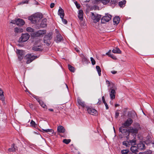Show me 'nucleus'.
Segmentation results:
<instances>
[{
  "instance_id": "nucleus-60",
  "label": "nucleus",
  "mask_w": 154,
  "mask_h": 154,
  "mask_svg": "<svg viewBox=\"0 0 154 154\" xmlns=\"http://www.w3.org/2000/svg\"><path fill=\"white\" fill-rule=\"evenodd\" d=\"M35 98H36L37 100V101H38L39 103H40V101H42V100H40V99L39 98H36L35 97H34Z\"/></svg>"
},
{
  "instance_id": "nucleus-47",
  "label": "nucleus",
  "mask_w": 154,
  "mask_h": 154,
  "mask_svg": "<svg viewBox=\"0 0 154 154\" xmlns=\"http://www.w3.org/2000/svg\"><path fill=\"white\" fill-rule=\"evenodd\" d=\"M75 5L77 8L78 9L80 8V4H78L77 3V2H75Z\"/></svg>"
},
{
  "instance_id": "nucleus-43",
  "label": "nucleus",
  "mask_w": 154,
  "mask_h": 154,
  "mask_svg": "<svg viewBox=\"0 0 154 154\" xmlns=\"http://www.w3.org/2000/svg\"><path fill=\"white\" fill-rule=\"evenodd\" d=\"M91 62L92 64L93 65H94L95 64L96 62L94 59L92 57H91Z\"/></svg>"
},
{
  "instance_id": "nucleus-63",
  "label": "nucleus",
  "mask_w": 154,
  "mask_h": 154,
  "mask_svg": "<svg viewBox=\"0 0 154 154\" xmlns=\"http://www.w3.org/2000/svg\"><path fill=\"white\" fill-rule=\"evenodd\" d=\"M48 110L49 111H51V112L53 111H54L53 109H48Z\"/></svg>"
},
{
  "instance_id": "nucleus-49",
  "label": "nucleus",
  "mask_w": 154,
  "mask_h": 154,
  "mask_svg": "<svg viewBox=\"0 0 154 154\" xmlns=\"http://www.w3.org/2000/svg\"><path fill=\"white\" fill-rule=\"evenodd\" d=\"M110 57L112 58V59H113L114 60H116L117 59L116 57L112 54H111V55H110Z\"/></svg>"
},
{
  "instance_id": "nucleus-3",
  "label": "nucleus",
  "mask_w": 154,
  "mask_h": 154,
  "mask_svg": "<svg viewBox=\"0 0 154 154\" xmlns=\"http://www.w3.org/2000/svg\"><path fill=\"white\" fill-rule=\"evenodd\" d=\"M37 58L36 56H33L30 54H27L24 57L27 60L26 61L27 64L29 63Z\"/></svg>"
},
{
  "instance_id": "nucleus-40",
  "label": "nucleus",
  "mask_w": 154,
  "mask_h": 154,
  "mask_svg": "<svg viewBox=\"0 0 154 154\" xmlns=\"http://www.w3.org/2000/svg\"><path fill=\"white\" fill-rule=\"evenodd\" d=\"M71 140L70 139H64L63 140V142L66 144H68L70 142Z\"/></svg>"
},
{
  "instance_id": "nucleus-20",
  "label": "nucleus",
  "mask_w": 154,
  "mask_h": 154,
  "mask_svg": "<svg viewBox=\"0 0 154 154\" xmlns=\"http://www.w3.org/2000/svg\"><path fill=\"white\" fill-rule=\"evenodd\" d=\"M46 32L45 30H40L36 32V35L37 36H39L45 34Z\"/></svg>"
},
{
  "instance_id": "nucleus-30",
  "label": "nucleus",
  "mask_w": 154,
  "mask_h": 154,
  "mask_svg": "<svg viewBox=\"0 0 154 154\" xmlns=\"http://www.w3.org/2000/svg\"><path fill=\"white\" fill-rule=\"evenodd\" d=\"M96 69L97 70L98 72V75L99 76H100L101 75V70L100 67L98 66H96Z\"/></svg>"
},
{
  "instance_id": "nucleus-55",
  "label": "nucleus",
  "mask_w": 154,
  "mask_h": 154,
  "mask_svg": "<svg viewBox=\"0 0 154 154\" xmlns=\"http://www.w3.org/2000/svg\"><path fill=\"white\" fill-rule=\"evenodd\" d=\"M4 92L3 90L1 89H0V95L3 94Z\"/></svg>"
},
{
  "instance_id": "nucleus-25",
  "label": "nucleus",
  "mask_w": 154,
  "mask_h": 154,
  "mask_svg": "<svg viewBox=\"0 0 154 154\" xmlns=\"http://www.w3.org/2000/svg\"><path fill=\"white\" fill-rule=\"evenodd\" d=\"M120 21V18L118 16L116 17L113 19V21L116 24H118Z\"/></svg>"
},
{
  "instance_id": "nucleus-21",
  "label": "nucleus",
  "mask_w": 154,
  "mask_h": 154,
  "mask_svg": "<svg viewBox=\"0 0 154 154\" xmlns=\"http://www.w3.org/2000/svg\"><path fill=\"white\" fill-rule=\"evenodd\" d=\"M57 130L58 132L60 133H63L65 131V129L62 126H58Z\"/></svg>"
},
{
  "instance_id": "nucleus-23",
  "label": "nucleus",
  "mask_w": 154,
  "mask_h": 154,
  "mask_svg": "<svg viewBox=\"0 0 154 154\" xmlns=\"http://www.w3.org/2000/svg\"><path fill=\"white\" fill-rule=\"evenodd\" d=\"M112 52L114 53L120 54L121 53V51L118 48L116 47L113 49L112 50Z\"/></svg>"
},
{
  "instance_id": "nucleus-16",
  "label": "nucleus",
  "mask_w": 154,
  "mask_h": 154,
  "mask_svg": "<svg viewBox=\"0 0 154 154\" xmlns=\"http://www.w3.org/2000/svg\"><path fill=\"white\" fill-rule=\"evenodd\" d=\"M25 24V22L23 20L18 18L17 20V25L18 26H22Z\"/></svg>"
},
{
  "instance_id": "nucleus-42",
  "label": "nucleus",
  "mask_w": 154,
  "mask_h": 154,
  "mask_svg": "<svg viewBox=\"0 0 154 154\" xmlns=\"http://www.w3.org/2000/svg\"><path fill=\"white\" fill-rule=\"evenodd\" d=\"M135 126L136 127V128L138 130L141 128L140 124L138 123H136L135 124Z\"/></svg>"
},
{
  "instance_id": "nucleus-53",
  "label": "nucleus",
  "mask_w": 154,
  "mask_h": 154,
  "mask_svg": "<svg viewBox=\"0 0 154 154\" xmlns=\"http://www.w3.org/2000/svg\"><path fill=\"white\" fill-rule=\"evenodd\" d=\"M104 103V104L105 106L106 109H109V106H108L107 103H106V102Z\"/></svg>"
},
{
  "instance_id": "nucleus-2",
  "label": "nucleus",
  "mask_w": 154,
  "mask_h": 154,
  "mask_svg": "<svg viewBox=\"0 0 154 154\" xmlns=\"http://www.w3.org/2000/svg\"><path fill=\"white\" fill-rule=\"evenodd\" d=\"M124 126H122L119 128V131L121 132L124 135L127 136L126 137L128 139H129V130L125 128Z\"/></svg>"
},
{
  "instance_id": "nucleus-34",
  "label": "nucleus",
  "mask_w": 154,
  "mask_h": 154,
  "mask_svg": "<svg viewBox=\"0 0 154 154\" xmlns=\"http://www.w3.org/2000/svg\"><path fill=\"white\" fill-rule=\"evenodd\" d=\"M126 3V1L125 0H123L121 2H119V5L121 7H122L123 5L125 4Z\"/></svg>"
},
{
  "instance_id": "nucleus-35",
  "label": "nucleus",
  "mask_w": 154,
  "mask_h": 154,
  "mask_svg": "<svg viewBox=\"0 0 154 154\" xmlns=\"http://www.w3.org/2000/svg\"><path fill=\"white\" fill-rule=\"evenodd\" d=\"M30 126L33 127H35L37 126V125L34 121L32 120L30 122Z\"/></svg>"
},
{
  "instance_id": "nucleus-15",
  "label": "nucleus",
  "mask_w": 154,
  "mask_h": 154,
  "mask_svg": "<svg viewBox=\"0 0 154 154\" xmlns=\"http://www.w3.org/2000/svg\"><path fill=\"white\" fill-rule=\"evenodd\" d=\"M83 12L82 10H80L79 11L78 13V17L81 21L83 20Z\"/></svg>"
},
{
  "instance_id": "nucleus-52",
  "label": "nucleus",
  "mask_w": 154,
  "mask_h": 154,
  "mask_svg": "<svg viewBox=\"0 0 154 154\" xmlns=\"http://www.w3.org/2000/svg\"><path fill=\"white\" fill-rule=\"evenodd\" d=\"M28 0H26L25 1H23L20 3V4H27L28 3Z\"/></svg>"
},
{
  "instance_id": "nucleus-59",
  "label": "nucleus",
  "mask_w": 154,
  "mask_h": 154,
  "mask_svg": "<svg viewBox=\"0 0 154 154\" xmlns=\"http://www.w3.org/2000/svg\"><path fill=\"white\" fill-rule=\"evenodd\" d=\"M29 106L30 108H32L33 107V106L32 104V103H29Z\"/></svg>"
},
{
  "instance_id": "nucleus-31",
  "label": "nucleus",
  "mask_w": 154,
  "mask_h": 154,
  "mask_svg": "<svg viewBox=\"0 0 154 154\" xmlns=\"http://www.w3.org/2000/svg\"><path fill=\"white\" fill-rule=\"evenodd\" d=\"M68 67L69 70L71 72H74L75 71L74 68L69 64L68 65Z\"/></svg>"
},
{
  "instance_id": "nucleus-38",
  "label": "nucleus",
  "mask_w": 154,
  "mask_h": 154,
  "mask_svg": "<svg viewBox=\"0 0 154 154\" xmlns=\"http://www.w3.org/2000/svg\"><path fill=\"white\" fill-rule=\"evenodd\" d=\"M129 152V150L128 149H124L121 151V153L122 154H127Z\"/></svg>"
},
{
  "instance_id": "nucleus-24",
  "label": "nucleus",
  "mask_w": 154,
  "mask_h": 154,
  "mask_svg": "<svg viewBox=\"0 0 154 154\" xmlns=\"http://www.w3.org/2000/svg\"><path fill=\"white\" fill-rule=\"evenodd\" d=\"M137 149V147L134 146H132L131 147L130 150L132 152L137 153L138 152Z\"/></svg>"
},
{
  "instance_id": "nucleus-48",
  "label": "nucleus",
  "mask_w": 154,
  "mask_h": 154,
  "mask_svg": "<svg viewBox=\"0 0 154 154\" xmlns=\"http://www.w3.org/2000/svg\"><path fill=\"white\" fill-rule=\"evenodd\" d=\"M11 23L12 24H17V20H11Z\"/></svg>"
},
{
  "instance_id": "nucleus-32",
  "label": "nucleus",
  "mask_w": 154,
  "mask_h": 154,
  "mask_svg": "<svg viewBox=\"0 0 154 154\" xmlns=\"http://www.w3.org/2000/svg\"><path fill=\"white\" fill-rule=\"evenodd\" d=\"M42 130L46 132L50 133L52 134L54 132V130L51 129H42Z\"/></svg>"
},
{
  "instance_id": "nucleus-9",
  "label": "nucleus",
  "mask_w": 154,
  "mask_h": 154,
  "mask_svg": "<svg viewBox=\"0 0 154 154\" xmlns=\"http://www.w3.org/2000/svg\"><path fill=\"white\" fill-rule=\"evenodd\" d=\"M57 33V35L55 38L54 41L57 43L60 42L63 39V37L60 34L59 32L58 31L57 29L56 30Z\"/></svg>"
},
{
  "instance_id": "nucleus-62",
  "label": "nucleus",
  "mask_w": 154,
  "mask_h": 154,
  "mask_svg": "<svg viewBox=\"0 0 154 154\" xmlns=\"http://www.w3.org/2000/svg\"><path fill=\"white\" fill-rule=\"evenodd\" d=\"M129 154H137V153L131 152L129 153Z\"/></svg>"
},
{
  "instance_id": "nucleus-41",
  "label": "nucleus",
  "mask_w": 154,
  "mask_h": 154,
  "mask_svg": "<svg viewBox=\"0 0 154 154\" xmlns=\"http://www.w3.org/2000/svg\"><path fill=\"white\" fill-rule=\"evenodd\" d=\"M39 103L40 105L44 108H45L46 106V105L42 101H40Z\"/></svg>"
},
{
  "instance_id": "nucleus-61",
  "label": "nucleus",
  "mask_w": 154,
  "mask_h": 154,
  "mask_svg": "<svg viewBox=\"0 0 154 154\" xmlns=\"http://www.w3.org/2000/svg\"><path fill=\"white\" fill-rule=\"evenodd\" d=\"M111 73L113 74H116V73L117 72L116 71H111Z\"/></svg>"
},
{
  "instance_id": "nucleus-18",
  "label": "nucleus",
  "mask_w": 154,
  "mask_h": 154,
  "mask_svg": "<svg viewBox=\"0 0 154 154\" xmlns=\"http://www.w3.org/2000/svg\"><path fill=\"white\" fill-rule=\"evenodd\" d=\"M58 14L60 15L61 18H63L64 15V11L61 8H60L58 10Z\"/></svg>"
},
{
  "instance_id": "nucleus-6",
  "label": "nucleus",
  "mask_w": 154,
  "mask_h": 154,
  "mask_svg": "<svg viewBox=\"0 0 154 154\" xmlns=\"http://www.w3.org/2000/svg\"><path fill=\"white\" fill-rule=\"evenodd\" d=\"M112 16L108 14H106L101 19V21L102 23H104L106 22H108L111 19Z\"/></svg>"
},
{
  "instance_id": "nucleus-50",
  "label": "nucleus",
  "mask_w": 154,
  "mask_h": 154,
  "mask_svg": "<svg viewBox=\"0 0 154 154\" xmlns=\"http://www.w3.org/2000/svg\"><path fill=\"white\" fill-rule=\"evenodd\" d=\"M44 43L46 44L47 45H50V43H49L50 41H49L47 40V41H45V40H44Z\"/></svg>"
},
{
  "instance_id": "nucleus-22",
  "label": "nucleus",
  "mask_w": 154,
  "mask_h": 154,
  "mask_svg": "<svg viewBox=\"0 0 154 154\" xmlns=\"http://www.w3.org/2000/svg\"><path fill=\"white\" fill-rule=\"evenodd\" d=\"M77 101L78 103L82 107H85V104L84 101H82V100L79 99L77 100Z\"/></svg>"
},
{
  "instance_id": "nucleus-4",
  "label": "nucleus",
  "mask_w": 154,
  "mask_h": 154,
  "mask_svg": "<svg viewBox=\"0 0 154 154\" xmlns=\"http://www.w3.org/2000/svg\"><path fill=\"white\" fill-rule=\"evenodd\" d=\"M30 37V35L27 33L22 34L20 38L19 41L20 42H24L27 41Z\"/></svg>"
},
{
  "instance_id": "nucleus-19",
  "label": "nucleus",
  "mask_w": 154,
  "mask_h": 154,
  "mask_svg": "<svg viewBox=\"0 0 154 154\" xmlns=\"http://www.w3.org/2000/svg\"><path fill=\"white\" fill-rule=\"evenodd\" d=\"M32 50L35 51H41L42 50L41 45L34 46L32 48Z\"/></svg>"
},
{
  "instance_id": "nucleus-57",
  "label": "nucleus",
  "mask_w": 154,
  "mask_h": 154,
  "mask_svg": "<svg viewBox=\"0 0 154 154\" xmlns=\"http://www.w3.org/2000/svg\"><path fill=\"white\" fill-rule=\"evenodd\" d=\"M106 82L107 83V84H108V86L109 87L110 85V82L109 81H108V80H106Z\"/></svg>"
},
{
  "instance_id": "nucleus-17",
  "label": "nucleus",
  "mask_w": 154,
  "mask_h": 154,
  "mask_svg": "<svg viewBox=\"0 0 154 154\" xmlns=\"http://www.w3.org/2000/svg\"><path fill=\"white\" fill-rule=\"evenodd\" d=\"M40 26L42 28L46 27L47 26V19L46 18H44L42 20Z\"/></svg>"
},
{
  "instance_id": "nucleus-10",
  "label": "nucleus",
  "mask_w": 154,
  "mask_h": 154,
  "mask_svg": "<svg viewBox=\"0 0 154 154\" xmlns=\"http://www.w3.org/2000/svg\"><path fill=\"white\" fill-rule=\"evenodd\" d=\"M17 52L18 54V58L20 61L23 58L25 55L24 51L22 50H17Z\"/></svg>"
},
{
  "instance_id": "nucleus-44",
  "label": "nucleus",
  "mask_w": 154,
  "mask_h": 154,
  "mask_svg": "<svg viewBox=\"0 0 154 154\" xmlns=\"http://www.w3.org/2000/svg\"><path fill=\"white\" fill-rule=\"evenodd\" d=\"M119 113L118 112V110L116 111L115 114V118L116 119H117L119 117Z\"/></svg>"
},
{
  "instance_id": "nucleus-64",
  "label": "nucleus",
  "mask_w": 154,
  "mask_h": 154,
  "mask_svg": "<svg viewBox=\"0 0 154 154\" xmlns=\"http://www.w3.org/2000/svg\"><path fill=\"white\" fill-rule=\"evenodd\" d=\"M25 91L26 92H27L29 93V91L27 89H26Z\"/></svg>"
},
{
  "instance_id": "nucleus-11",
  "label": "nucleus",
  "mask_w": 154,
  "mask_h": 154,
  "mask_svg": "<svg viewBox=\"0 0 154 154\" xmlns=\"http://www.w3.org/2000/svg\"><path fill=\"white\" fill-rule=\"evenodd\" d=\"M110 0H93V2L94 4H98L101 2L104 5H106L108 3Z\"/></svg>"
},
{
  "instance_id": "nucleus-1",
  "label": "nucleus",
  "mask_w": 154,
  "mask_h": 154,
  "mask_svg": "<svg viewBox=\"0 0 154 154\" xmlns=\"http://www.w3.org/2000/svg\"><path fill=\"white\" fill-rule=\"evenodd\" d=\"M42 14L36 13L29 17V19L32 22V23H35L42 18Z\"/></svg>"
},
{
  "instance_id": "nucleus-45",
  "label": "nucleus",
  "mask_w": 154,
  "mask_h": 154,
  "mask_svg": "<svg viewBox=\"0 0 154 154\" xmlns=\"http://www.w3.org/2000/svg\"><path fill=\"white\" fill-rule=\"evenodd\" d=\"M128 142L126 141H124L122 142L123 145L126 146V147L128 146Z\"/></svg>"
},
{
  "instance_id": "nucleus-8",
  "label": "nucleus",
  "mask_w": 154,
  "mask_h": 154,
  "mask_svg": "<svg viewBox=\"0 0 154 154\" xmlns=\"http://www.w3.org/2000/svg\"><path fill=\"white\" fill-rule=\"evenodd\" d=\"M133 121L131 118H128V119L122 124V125L125 127H127L130 126L133 123Z\"/></svg>"
},
{
  "instance_id": "nucleus-56",
  "label": "nucleus",
  "mask_w": 154,
  "mask_h": 154,
  "mask_svg": "<svg viewBox=\"0 0 154 154\" xmlns=\"http://www.w3.org/2000/svg\"><path fill=\"white\" fill-rule=\"evenodd\" d=\"M54 6V3H51L50 5V8H53Z\"/></svg>"
},
{
  "instance_id": "nucleus-28",
  "label": "nucleus",
  "mask_w": 154,
  "mask_h": 154,
  "mask_svg": "<svg viewBox=\"0 0 154 154\" xmlns=\"http://www.w3.org/2000/svg\"><path fill=\"white\" fill-rule=\"evenodd\" d=\"M138 130L136 128H132L129 131V133L130 132L133 133V134H136L138 132Z\"/></svg>"
},
{
  "instance_id": "nucleus-46",
  "label": "nucleus",
  "mask_w": 154,
  "mask_h": 154,
  "mask_svg": "<svg viewBox=\"0 0 154 154\" xmlns=\"http://www.w3.org/2000/svg\"><path fill=\"white\" fill-rule=\"evenodd\" d=\"M62 19L63 22L65 24H67V21L65 19H63V18H61Z\"/></svg>"
},
{
  "instance_id": "nucleus-58",
  "label": "nucleus",
  "mask_w": 154,
  "mask_h": 154,
  "mask_svg": "<svg viewBox=\"0 0 154 154\" xmlns=\"http://www.w3.org/2000/svg\"><path fill=\"white\" fill-rule=\"evenodd\" d=\"M102 100L103 102V103H105V102H106L105 98H104V96H103L102 97Z\"/></svg>"
},
{
  "instance_id": "nucleus-37",
  "label": "nucleus",
  "mask_w": 154,
  "mask_h": 154,
  "mask_svg": "<svg viewBox=\"0 0 154 154\" xmlns=\"http://www.w3.org/2000/svg\"><path fill=\"white\" fill-rule=\"evenodd\" d=\"M34 29L33 28L30 27H28L26 29V30L27 32H34Z\"/></svg>"
},
{
  "instance_id": "nucleus-13",
  "label": "nucleus",
  "mask_w": 154,
  "mask_h": 154,
  "mask_svg": "<svg viewBox=\"0 0 154 154\" xmlns=\"http://www.w3.org/2000/svg\"><path fill=\"white\" fill-rule=\"evenodd\" d=\"M110 90L109 95L110 98L112 100L114 99L115 98L116 91L114 89L112 88H110Z\"/></svg>"
},
{
  "instance_id": "nucleus-5",
  "label": "nucleus",
  "mask_w": 154,
  "mask_h": 154,
  "mask_svg": "<svg viewBox=\"0 0 154 154\" xmlns=\"http://www.w3.org/2000/svg\"><path fill=\"white\" fill-rule=\"evenodd\" d=\"M91 18L93 20L94 23H96L99 21L101 17V15L94 14L92 12H91Z\"/></svg>"
},
{
  "instance_id": "nucleus-33",
  "label": "nucleus",
  "mask_w": 154,
  "mask_h": 154,
  "mask_svg": "<svg viewBox=\"0 0 154 154\" xmlns=\"http://www.w3.org/2000/svg\"><path fill=\"white\" fill-rule=\"evenodd\" d=\"M152 153V151L148 150L144 152H140L139 154H151Z\"/></svg>"
},
{
  "instance_id": "nucleus-29",
  "label": "nucleus",
  "mask_w": 154,
  "mask_h": 154,
  "mask_svg": "<svg viewBox=\"0 0 154 154\" xmlns=\"http://www.w3.org/2000/svg\"><path fill=\"white\" fill-rule=\"evenodd\" d=\"M23 29L20 28L16 27L14 28V32L17 33H20L23 32Z\"/></svg>"
},
{
  "instance_id": "nucleus-7",
  "label": "nucleus",
  "mask_w": 154,
  "mask_h": 154,
  "mask_svg": "<svg viewBox=\"0 0 154 154\" xmlns=\"http://www.w3.org/2000/svg\"><path fill=\"white\" fill-rule=\"evenodd\" d=\"M86 108L87 111L89 114L93 115H96L97 114V112L95 109L87 106L86 107Z\"/></svg>"
},
{
  "instance_id": "nucleus-51",
  "label": "nucleus",
  "mask_w": 154,
  "mask_h": 154,
  "mask_svg": "<svg viewBox=\"0 0 154 154\" xmlns=\"http://www.w3.org/2000/svg\"><path fill=\"white\" fill-rule=\"evenodd\" d=\"M111 51L110 50H109V51L106 53V54L109 56V57H110V55H111V54H110Z\"/></svg>"
},
{
  "instance_id": "nucleus-54",
  "label": "nucleus",
  "mask_w": 154,
  "mask_h": 154,
  "mask_svg": "<svg viewBox=\"0 0 154 154\" xmlns=\"http://www.w3.org/2000/svg\"><path fill=\"white\" fill-rule=\"evenodd\" d=\"M51 39H49V38L48 37H47V38H45V36L44 37V40H45V41H47V40L50 41V40Z\"/></svg>"
},
{
  "instance_id": "nucleus-12",
  "label": "nucleus",
  "mask_w": 154,
  "mask_h": 154,
  "mask_svg": "<svg viewBox=\"0 0 154 154\" xmlns=\"http://www.w3.org/2000/svg\"><path fill=\"white\" fill-rule=\"evenodd\" d=\"M128 116L129 117V118L133 119L137 117L136 113L134 111L129 112L128 113Z\"/></svg>"
},
{
  "instance_id": "nucleus-39",
  "label": "nucleus",
  "mask_w": 154,
  "mask_h": 154,
  "mask_svg": "<svg viewBox=\"0 0 154 154\" xmlns=\"http://www.w3.org/2000/svg\"><path fill=\"white\" fill-rule=\"evenodd\" d=\"M0 99L2 101V102L3 103H5V97L4 94L0 95Z\"/></svg>"
},
{
  "instance_id": "nucleus-36",
  "label": "nucleus",
  "mask_w": 154,
  "mask_h": 154,
  "mask_svg": "<svg viewBox=\"0 0 154 154\" xmlns=\"http://www.w3.org/2000/svg\"><path fill=\"white\" fill-rule=\"evenodd\" d=\"M52 32H50L47 34V35H45V38H47V37L49 38V39H51L52 38Z\"/></svg>"
},
{
  "instance_id": "nucleus-14",
  "label": "nucleus",
  "mask_w": 154,
  "mask_h": 154,
  "mask_svg": "<svg viewBox=\"0 0 154 154\" xmlns=\"http://www.w3.org/2000/svg\"><path fill=\"white\" fill-rule=\"evenodd\" d=\"M138 149L140 150L144 149L145 148V143L143 142H140L137 145Z\"/></svg>"
},
{
  "instance_id": "nucleus-27",
  "label": "nucleus",
  "mask_w": 154,
  "mask_h": 154,
  "mask_svg": "<svg viewBox=\"0 0 154 154\" xmlns=\"http://www.w3.org/2000/svg\"><path fill=\"white\" fill-rule=\"evenodd\" d=\"M128 143H129V144H131V145H134L136 143V140L135 139H134L132 140H129L128 141Z\"/></svg>"
},
{
  "instance_id": "nucleus-26",
  "label": "nucleus",
  "mask_w": 154,
  "mask_h": 154,
  "mask_svg": "<svg viewBox=\"0 0 154 154\" xmlns=\"http://www.w3.org/2000/svg\"><path fill=\"white\" fill-rule=\"evenodd\" d=\"M17 147L15 146L14 144H13L11 148L8 149L9 152H14L17 149Z\"/></svg>"
}]
</instances>
